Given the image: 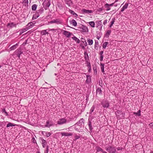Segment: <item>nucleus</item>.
Masks as SVG:
<instances>
[{
    "label": "nucleus",
    "mask_w": 153,
    "mask_h": 153,
    "mask_svg": "<svg viewBox=\"0 0 153 153\" xmlns=\"http://www.w3.org/2000/svg\"><path fill=\"white\" fill-rule=\"evenodd\" d=\"M89 24L92 27H94L95 26V24L94 22L91 21L88 22Z\"/></svg>",
    "instance_id": "obj_23"
},
{
    "label": "nucleus",
    "mask_w": 153,
    "mask_h": 153,
    "mask_svg": "<svg viewBox=\"0 0 153 153\" xmlns=\"http://www.w3.org/2000/svg\"><path fill=\"white\" fill-rule=\"evenodd\" d=\"M7 25L8 26H9L11 27H13L14 26V25L13 24V23H8Z\"/></svg>",
    "instance_id": "obj_43"
},
{
    "label": "nucleus",
    "mask_w": 153,
    "mask_h": 153,
    "mask_svg": "<svg viewBox=\"0 0 153 153\" xmlns=\"http://www.w3.org/2000/svg\"><path fill=\"white\" fill-rule=\"evenodd\" d=\"M85 46H87V42H86V41H85Z\"/></svg>",
    "instance_id": "obj_60"
},
{
    "label": "nucleus",
    "mask_w": 153,
    "mask_h": 153,
    "mask_svg": "<svg viewBox=\"0 0 153 153\" xmlns=\"http://www.w3.org/2000/svg\"><path fill=\"white\" fill-rule=\"evenodd\" d=\"M18 45L17 43L16 44V45H14L11 47L10 48V49L11 50H14L16 48V46Z\"/></svg>",
    "instance_id": "obj_32"
},
{
    "label": "nucleus",
    "mask_w": 153,
    "mask_h": 153,
    "mask_svg": "<svg viewBox=\"0 0 153 153\" xmlns=\"http://www.w3.org/2000/svg\"><path fill=\"white\" fill-rule=\"evenodd\" d=\"M68 0V2H71V3L72 2V1H71V0Z\"/></svg>",
    "instance_id": "obj_58"
},
{
    "label": "nucleus",
    "mask_w": 153,
    "mask_h": 153,
    "mask_svg": "<svg viewBox=\"0 0 153 153\" xmlns=\"http://www.w3.org/2000/svg\"><path fill=\"white\" fill-rule=\"evenodd\" d=\"M48 31H54L55 30L54 29H48Z\"/></svg>",
    "instance_id": "obj_56"
},
{
    "label": "nucleus",
    "mask_w": 153,
    "mask_h": 153,
    "mask_svg": "<svg viewBox=\"0 0 153 153\" xmlns=\"http://www.w3.org/2000/svg\"><path fill=\"white\" fill-rule=\"evenodd\" d=\"M103 55H100V61H102L103 60Z\"/></svg>",
    "instance_id": "obj_49"
},
{
    "label": "nucleus",
    "mask_w": 153,
    "mask_h": 153,
    "mask_svg": "<svg viewBox=\"0 0 153 153\" xmlns=\"http://www.w3.org/2000/svg\"><path fill=\"white\" fill-rule=\"evenodd\" d=\"M87 66L88 67V68H89V71L90 70H91V64L90 63L88 62V64L87 65Z\"/></svg>",
    "instance_id": "obj_44"
},
{
    "label": "nucleus",
    "mask_w": 153,
    "mask_h": 153,
    "mask_svg": "<svg viewBox=\"0 0 153 153\" xmlns=\"http://www.w3.org/2000/svg\"><path fill=\"white\" fill-rule=\"evenodd\" d=\"M114 4V3H112L111 4H109V6L110 7V6H113Z\"/></svg>",
    "instance_id": "obj_54"
},
{
    "label": "nucleus",
    "mask_w": 153,
    "mask_h": 153,
    "mask_svg": "<svg viewBox=\"0 0 153 153\" xmlns=\"http://www.w3.org/2000/svg\"><path fill=\"white\" fill-rule=\"evenodd\" d=\"M74 40H75L77 43H79L80 42V40L76 36H74L72 38Z\"/></svg>",
    "instance_id": "obj_21"
},
{
    "label": "nucleus",
    "mask_w": 153,
    "mask_h": 153,
    "mask_svg": "<svg viewBox=\"0 0 153 153\" xmlns=\"http://www.w3.org/2000/svg\"><path fill=\"white\" fill-rule=\"evenodd\" d=\"M82 48L83 49H85V47H84V46H82Z\"/></svg>",
    "instance_id": "obj_59"
},
{
    "label": "nucleus",
    "mask_w": 153,
    "mask_h": 153,
    "mask_svg": "<svg viewBox=\"0 0 153 153\" xmlns=\"http://www.w3.org/2000/svg\"><path fill=\"white\" fill-rule=\"evenodd\" d=\"M115 18H114L112 19V21L111 22V25L109 26L110 27H111L114 24V22H115Z\"/></svg>",
    "instance_id": "obj_40"
},
{
    "label": "nucleus",
    "mask_w": 153,
    "mask_h": 153,
    "mask_svg": "<svg viewBox=\"0 0 153 153\" xmlns=\"http://www.w3.org/2000/svg\"><path fill=\"white\" fill-rule=\"evenodd\" d=\"M111 33V31L110 30H108L107 31V33H106V36H108Z\"/></svg>",
    "instance_id": "obj_42"
},
{
    "label": "nucleus",
    "mask_w": 153,
    "mask_h": 153,
    "mask_svg": "<svg viewBox=\"0 0 153 153\" xmlns=\"http://www.w3.org/2000/svg\"><path fill=\"white\" fill-rule=\"evenodd\" d=\"M103 153H107L106 152L104 151V152H103Z\"/></svg>",
    "instance_id": "obj_62"
},
{
    "label": "nucleus",
    "mask_w": 153,
    "mask_h": 153,
    "mask_svg": "<svg viewBox=\"0 0 153 153\" xmlns=\"http://www.w3.org/2000/svg\"><path fill=\"white\" fill-rule=\"evenodd\" d=\"M128 3L125 4L123 6V7L122 8L121 10V11L123 12L125 9H127V8L128 7Z\"/></svg>",
    "instance_id": "obj_19"
},
{
    "label": "nucleus",
    "mask_w": 153,
    "mask_h": 153,
    "mask_svg": "<svg viewBox=\"0 0 153 153\" xmlns=\"http://www.w3.org/2000/svg\"><path fill=\"white\" fill-rule=\"evenodd\" d=\"M46 123V124L45 125V127H50L53 125V124L51 122L47 121Z\"/></svg>",
    "instance_id": "obj_16"
},
{
    "label": "nucleus",
    "mask_w": 153,
    "mask_h": 153,
    "mask_svg": "<svg viewBox=\"0 0 153 153\" xmlns=\"http://www.w3.org/2000/svg\"><path fill=\"white\" fill-rule=\"evenodd\" d=\"M97 24L96 27H98L101 30L102 28V25L101 22V20L97 21L96 22Z\"/></svg>",
    "instance_id": "obj_5"
},
{
    "label": "nucleus",
    "mask_w": 153,
    "mask_h": 153,
    "mask_svg": "<svg viewBox=\"0 0 153 153\" xmlns=\"http://www.w3.org/2000/svg\"><path fill=\"white\" fill-rule=\"evenodd\" d=\"M141 111L140 110H139L137 112H134L133 114L134 115H136L138 116H140L141 115Z\"/></svg>",
    "instance_id": "obj_30"
},
{
    "label": "nucleus",
    "mask_w": 153,
    "mask_h": 153,
    "mask_svg": "<svg viewBox=\"0 0 153 153\" xmlns=\"http://www.w3.org/2000/svg\"><path fill=\"white\" fill-rule=\"evenodd\" d=\"M28 29H27L26 28H24L22 29L20 31V34H21L22 33H23L24 32L26 31Z\"/></svg>",
    "instance_id": "obj_36"
},
{
    "label": "nucleus",
    "mask_w": 153,
    "mask_h": 153,
    "mask_svg": "<svg viewBox=\"0 0 153 153\" xmlns=\"http://www.w3.org/2000/svg\"><path fill=\"white\" fill-rule=\"evenodd\" d=\"M39 15L38 14L37 15L36 14L34 15L32 17V19L34 20L36 19L38 17H39Z\"/></svg>",
    "instance_id": "obj_31"
},
{
    "label": "nucleus",
    "mask_w": 153,
    "mask_h": 153,
    "mask_svg": "<svg viewBox=\"0 0 153 153\" xmlns=\"http://www.w3.org/2000/svg\"><path fill=\"white\" fill-rule=\"evenodd\" d=\"M71 34L72 33L66 30H64L63 32L64 35L66 37L68 38L69 37Z\"/></svg>",
    "instance_id": "obj_12"
},
{
    "label": "nucleus",
    "mask_w": 153,
    "mask_h": 153,
    "mask_svg": "<svg viewBox=\"0 0 153 153\" xmlns=\"http://www.w3.org/2000/svg\"><path fill=\"white\" fill-rule=\"evenodd\" d=\"M36 153H40L39 152H36Z\"/></svg>",
    "instance_id": "obj_63"
},
{
    "label": "nucleus",
    "mask_w": 153,
    "mask_h": 153,
    "mask_svg": "<svg viewBox=\"0 0 153 153\" xmlns=\"http://www.w3.org/2000/svg\"><path fill=\"white\" fill-rule=\"evenodd\" d=\"M61 135L62 136H71L73 134L71 133H68V132H61Z\"/></svg>",
    "instance_id": "obj_10"
},
{
    "label": "nucleus",
    "mask_w": 153,
    "mask_h": 153,
    "mask_svg": "<svg viewBox=\"0 0 153 153\" xmlns=\"http://www.w3.org/2000/svg\"><path fill=\"white\" fill-rule=\"evenodd\" d=\"M44 9L43 8H41L39 10H38V14L39 15V14H42L44 11Z\"/></svg>",
    "instance_id": "obj_34"
},
{
    "label": "nucleus",
    "mask_w": 153,
    "mask_h": 153,
    "mask_svg": "<svg viewBox=\"0 0 153 153\" xmlns=\"http://www.w3.org/2000/svg\"><path fill=\"white\" fill-rule=\"evenodd\" d=\"M84 120L83 118L81 119L77 122L75 124V125H79L80 124L83 123L84 124Z\"/></svg>",
    "instance_id": "obj_15"
},
{
    "label": "nucleus",
    "mask_w": 153,
    "mask_h": 153,
    "mask_svg": "<svg viewBox=\"0 0 153 153\" xmlns=\"http://www.w3.org/2000/svg\"><path fill=\"white\" fill-rule=\"evenodd\" d=\"M92 121L91 120H90V119H89L88 120V126L89 127V129L91 131H92V130L93 128V127H92V126L91 125V121Z\"/></svg>",
    "instance_id": "obj_13"
},
{
    "label": "nucleus",
    "mask_w": 153,
    "mask_h": 153,
    "mask_svg": "<svg viewBox=\"0 0 153 153\" xmlns=\"http://www.w3.org/2000/svg\"><path fill=\"white\" fill-rule=\"evenodd\" d=\"M108 44V42H104L102 45V47L104 49L106 47L107 45Z\"/></svg>",
    "instance_id": "obj_38"
},
{
    "label": "nucleus",
    "mask_w": 153,
    "mask_h": 153,
    "mask_svg": "<svg viewBox=\"0 0 153 153\" xmlns=\"http://www.w3.org/2000/svg\"><path fill=\"white\" fill-rule=\"evenodd\" d=\"M102 8H100L98 9V11H102Z\"/></svg>",
    "instance_id": "obj_55"
},
{
    "label": "nucleus",
    "mask_w": 153,
    "mask_h": 153,
    "mask_svg": "<svg viewBox=\"0 0 153 153\" xmlns=\"http://www.w3.org/2000/svg\"><path fill=\"white\" fill-rule=\"evenodd\" d=\"M99 84L100 86H101V87L102 86V80H101V81H100V80L99 81Z\"/></svg>",
    "instance_id": "obj_46"
},
{
    "label": "nucleus",
    "mask_w": 153,
    "mask_h": 153,
    "mask_svg": "<svg viewBox=\"0 0 153 153\" xmlns=\"http://www.w3.org/2000/svg\"><path fill=\"white\" fill-rule=\"evenodd\" d=\"M26 42L25 43H23V45H25V44H26V42H27V40H26Z\"/></svg>",
    "instance_id": "obj_61"
},
{
    "label": "nucleus",
    "mask_w": 153,
    "mask_h": 153,
    "mask_svg": "<svg viewBox=\"0 0 153 153\" xmlns=\"http://www.w3.org/2000/svg\"><path fill=\"white\" fill-rule=\"evenodd\" d=\"M51 23H56L57 24H60L61 22L60 20L59 19H53L50 22Z\"/></svg>",
    "instance_id": "obj_8"
},
{
    "label": "nucleus",
    "mask_w": 153,
    "mask_h": 153,
    "mask_svg": "<svg viewBox=\"0 0 153 153\" xmlns=\"http://www.w3.org/2000/svg\"><path fill=\"white\" fill-rule=\"evenodd\" d=\"M101 71L102 72L104 73V64H101Z\"/></svg>",
    "instance_id": "obj_35"
},
{
    "label": "nucleus",
    "mask_w": 153,
    "mask_h": 153,
    "mask_svg": "<svg viewBox=\"0 0 153 153\" xmlns=\"http://www.w3.org/2000/svg\"><path fill=\"white\" fill-rule=\"evenodd\" d=\"M44 133H45V136H46L47 137H49L51 135V134L50 132L47 133L45 131H43L42 132V134L43 135H44Z\"/></svg>",
    "instance_id": "obj_25"
},
{
    "label": "nucleus",
    "mask_w": 153,
    "mask_h": 153,
    "mask_svg": "<svg viewBox=\"0 0 153 153\" xmlns=\"http://www.w3.org/2000/svg\"><path fill=\"white\" fill-rule=\"evenodd\" d=\"M80 138V137L76 135L75 136V140H77Z\"/></svg>",
    "instance_id": "obj_47"
},
{
    "label": "nucleus",
    "mask_w": 153,
    "mask_h": 153,
    "mask_svg": "<svg viewBox=\"0 0 153 153\" xmlns=\"http://www.w3.org/2000/svg\"><path fill=\"white\" fill-rule=\"evenodd\" d=\"M81 41L83 43L85 42V39L83 38H81Z\"/></svg>",
    "instance_id": "obj_50"
},
{
    "label": "nucleus",
    "mask_w": 153,
    "mask_h": 153,
    "mask_svg": "<svg viewBox=\"0 0 153 153\" xmlns=\"http://www.w3.org/2000/svg\"><path fill=\"white\" fill-rule=\"evenodd\" d=\"M33 142L34 143H36V140H35V138H33Z\"/></svg>",
    "instance_id": "obj_53"
},
{
    "label": "nucleus",
    "mask_w": 153,
    "mask_h": 153,
    "mask_svg": "<svg viewBox=\"0 0 153 153\" xmlns=\"http://www.w3.org/2000/svg\"><path fill=\"white\" fill-rule=\"evenodd\" d=\"M82 12L84 14H89L92 13H93L92 10L85 9H83L82 10Z\"/></svg>",
    "instance_id": "obj_6"
},
{
    "label": "nucleus",
    "mask_w": 153,
    "mask_h": 153,
    "mask_svg": "<svg viewBox=\"0 0 153 153\" xmlns=\"http://www.w3.org/2000/svg\"><path fill=\"white\" fill-rule=\"evenodd\" d=\"M37 5L36 4H34L32 6V9L33 10H35L37 8Z\"/></svg>",
    "instance_id": "obj_29"
},
{
    "label": "nucleus",
    "mask_w": 153,
    "mask_h": 153,
    "mask_svg": "<svg viewBox=\"0 0 153 153\" xmlns=\"http://www.w3.org/2000/svg\"><path fill=\"white\" fill-rule=\"evenodd\" d=\"M15 125L14 124L11 123H9L7 124L6 127H8L10 126H15Z\"/></svg>",
    "instance_id": "obj_37"
},
{
    "label": "nucleus",
    "mask_w": 153,
    "mask_h": 153,
    "mask_svg": "<svg viewBox=\"0 0 153 153\" xmlns=\"http://www.w3.org/2000/svg\"><path fill=\"white\" fill-rule=\"evenodd\" d=\"M70 22L71 24H72L74 26H77V22L74 19H73L71 21H70Z\"/></svg>",
    "instance_id": "obj_20"
},
{
    "label": "nucleus",
    "mask_w": 153,
    "mask_h": 153,
    "mask_svg": "<svg viewBox=\"0 0 153 153\" xmlns=\"http://www.w3.org/2000/svg\"><path fill=\"white\" fill-rule=\"evenodd\" d=\"M105 149L109 153H115L116 151L115 148L110 146L106 147Z\"/></svg>",
    "instance_id": "obj_1"
},
{
    "label": "nucleus",
    "mask_w": 153,
    "mask_h": 153,
    "mask_svg": "<svg viewBox=\"0 0 153 153\" xmlns=\"http://www.w3.org/2000/svg\"><path fill=\"white\" fill-rule=\"evenodd\" d=\"M87 79L86 82L87 83H89L91 81V77L90 75H86Z\"/></svg>",
    "instance_id": "obj_18"
},
{
    "label": "nucleus",
    "mask_w": 153,
    "mask_h": 153,
    "mask_svg": "<svg viewBox=\"0 0 153 153\" xmlns=\"http://www.w3.org/2000/svg\"><path fill=\"white\" fill-rule=\"evenodd\" d=\"M102 90L100 88H98L96 90L97 94H102Z\"/></svg>",
    "instance_id": "obj_28"
},
{
    "label": "nucleus",
    "mask_w": 153,
    "mask_h": 153,
    "mask_svg": "<svg viewBox=\"0 0 153 153\" xmlns=\"http://www.w3.org/2000/svg\"><path fill=\"white\" fill-rule=\"evenodd\" d=\"M40 140L42 141V146L43 148L45 147L47 143L45 140H44L42 138H40Z\"/></svg>",
    "instance_id": "obj_11"
},
{
    "label": "nucleus",
    "mask_w": 153,
    "mask_h": 153,
    "mask_svg": "<svg viewBox=\"0 0 153 153\" xmlns=\"http://www.w3.org/2000/svg\"><path fill=\"white\" fill-rule=\"evenodd\" d=\"M33 23L32 22H30L27 24V27H26V28L28 30L29 29L32 28V26H33Z\"/></svg>",
    "instance_id": "obj_17"
},
{
    "label": "nucleus",
    "mask_w": 153,
    "mask_h": 153,
    "mask_svg": "<svg viewBox=\"0 0 153 153\" xmlns=\"http://www.w3.org/2000/svg\"><path fill=\"white\" fill-rule=\"evenodd\" d=\"M23 2L27 4L28 3V0H23Z\"/></svg>",
    "instance_id": "obj_48"
},
{
    "label": "nucleus",
    "mask_w": 153,
    "mask_h": 153,
    "mask_svg": "<svg viewBox=\"0 0 153 153\" xmlns=\"http://www.w3.org/2000/svg\"><path fill=\"white\" fill-rule=\"evenodd\" d=\"M101 104L104 108H108L109 106V103L108 101L103 100Z\"/></svg>",
    "instance_id": "obj_3"
},
{
    "label": "nucleus",
    "mask_w": 153,
    "mask_h": 153,
    "mask_svg": "<svg viewBox=\"0 0 153 153\" xmlns=\"http://www.w3.org/2000/svg\"><path fill=\"white\" fill-rule=\"evenodd\" d=\"M2 113H4L5 114V115L6 116L8 115L5 109L4 108L2 110Z\"/></svg>",
    "instance_id": "obj_41"
},
{
    "label": "nucleus",
    "mask_w": 153,
    "mask_h": 153,
    "mask_svg": "<svg viewBox=\"0 0 153 153\" xmlns=\"http://www.w3.org/2000/svg\"><path fill=\"white\" fill-rule=\"evenodd\" d=\"M95 107L94 105H93L91 108L90 112V113L91 114L93 112Z\"/></svg>",
    "instance_id": "obj_39"
},
{
    "label": "nucleus",
    "mask_w": 153,
    "mask_h": 153,
    "mask_svg": "<svg viewBox=\"0 0 153 153\" xmlns=\"http://www.w3.org/2000/svg\"><path fill=\"white\" fill-rule=\"evenodd\" d=\"M96 47H97V46H96V45H95V48H96Z\"/></svg>",
    "instance_id": "obj_64"
},
{
    "label": "nucleus",
    "mask_w": 153,
    "mask_h": 153,
    "mask_svg": "<svg viewBox=\"0 0 153 153\" xmlns=\"http://www.w3.org/2000/svg\"><path fill=\"white\" fill-rule=\"evenodd\" d=\"M107 23V19H105L104 21V22H103V24L104 25H105Z\"/></svg>",
    "instance_id": "obj_51"
},
{
    "label": "nucleus",
    "mask_w": 153,
    "mask_h": 153,
    "mask_svg": "<svg viewBox=\"0 0 153 153\" xmlns=\"http://www.w3.org/2000/svg\"><path fill=\"white\" fill-rule=\"evenodd\" d=\"M67 122V120L65 118H62L60 119L59 120L57 121V124L59 125H62L63 124L66 123Z\"/></svg>",
    "instance_id": "obj_4"
},
{
    "label": "nucleus",
    "mask_w": 153,
    "mask_h": 153,
    "mask_svg": "<svg viewBox=\"0 0 153 153\" xmlns=\"http://www.w3.org/2000/svg\"><path fill=\"white\" fill-rule=\"evenodd\" d=\"M85 55V60L87 61L89 59V56L88 54L86 52H85L84 53Z\"/></svg>",
    "instance_id": "obj_22"
},
{
    "label": "nucleus",
    "mask_w": 153,
    "mask_h": 153,
    "mask_svg": "<svg viewBox=\"0 0 153 153\" xmlns=\"http://www.w3.org/2000/svg\"><path fill=\"white\" fill-rule=\"evenodd\" d=\"M15 53L17 56L19 58L20 55L23 53V52L22 51L21 49H19L16 50L15 51Z\"/></svg>",
    "instance_id": "obj_7"
},
{
    "label": "nucleus",
    "mask_w": 153,
    "mask_h": 153,
    "mask_svg": "<svg viewBox=\"0 0 153 153\" xmlns=\"http://www.w3.org/2000/svg\"><path fill=\"white\" fill-rule=\"evenodd\" d=\"M103 53V51H101L100 52V56L102 55V54Z\"/></svg>",
    "instance_id": "obj_57"
},
{
    "label": "nucleus",
    "mask_w": 153,
    "mask_h": 153,
    "mask_svg": "<svg viewBox=\"0 0 153 153\" xmlns=\"http://www.w3.org/2000/svg\"><path fill=\"white\" fill-rule=\"evenodd\" d=\"M96 148L97 149V151L98 152L101 151L103 153V152H104L103 151V150L100 147H96Z\"/></svg>",
    "instance_id": "obj_33"
},
{
    "label": "nucleus",
    "mask_w": 153,
    "mask_h": 153,
    "mask_svg": "<svg viewBox=\"0 0 153 153\" xmlns=\"http://www.w3.org/2000/svg\"><path fill=\"white\" fill-rule=\"evenodd\" d=\"M87 42L88 43L89 45H92L93 43V41L92 39H87Z\"/></svg>",
    "instance_id": "obj_27"
},
{
    "label": "nucleus",
    "mask_w": 153,
    "mask_h": 153,
    "mask_svg": "<svg viewBox=\"0 0 153 153\" xmlns=\"http://www.w3.org/2000/svg\"><path fill=\"white\" fill-rule=\"evenodd\" d=\"M69 11L70 13L74 16L76 17L78 16L77 15L76 13H75L72 10H69Z\"/></svg>",
    "instance_id": "obj_26"
},
{
    "label": "nucleus",
    "mask_w": 153,
    "mask_h": 153,
    "mask_svg": "<svg viewBox=\"0 0 153 153\" xmlns=\"http://www.w3.org/2000/svg\"><path fill=\"white\" fill-rule=\"evenodd\" d=\"M49 151L48 146H47L46 148V150L44 152V153H48Z\"/></svg>",
    "instance_id": "obj_45"
},
{
    "label": "nucleus",
    "mask_w": 153,
    "mask_h": 153,
    "mask_svg": "<svg viewBox=\"0 0 153 153\" xmlns=\"http://www.w3.org/2000/svg\"><path fill=\"white\" fill-rule=\"evenodd\" d=\"M51 0H45L44 2L43 5L45 10H47L50 4Z\"/></svg>",
    "instance_id": "obj_2"
},
{
    "label": "nucleus",
    "mask_w": 153,
    "mask_h": 153,
    "mask_svg": "<svg viewBox=\"0 0 153 153\" xmlns=\"http://www.w3.org/2000/svg\"><path fill=\"white\" fill-rule=\"evenodd\" d=\"M81 31L84 32H88V27L83 25H82V27H81Z\"/></svg>",
    "instance_id": "obj_9"
},
{
    "label": "nucleus",
    "mask_w": 153,
    "mask_h": 153,
    "mask_svg": "<svg viewBox=\"0 0 153 153\" xmlns=\"http://www.w3.org/2000/svg\"><path fill=\"white\" fill-rule=\"evenodd\" d=\"M105 8H107V9H106V10L107 11H108L110 10L111 9V8L109 5V4H108V3H106L105 4Z\"/></svg>",
    "instance_id": "obj_24"
},
{
    "label": "nucleus",
    "mask_w": 153,
    "mask_h": 153,
    "mask_svg": "<svg viewBox=\"0 0 153 153\" xmlns=\"http://www.w3.org/2000/svg\"><path fill=\"white\" fill-rule=\"evenodd\" d=\"M149 125L152 127H153V123H152L149 124Z\"/></svg>",
    "instance_id": "obj_52"
},
{
    "label": "nucleus",
    "mask_w": 153,
    "mask_h": 153,
    "mask_svg": "<svg viewBox=\"0 0 153 153\" xmlns=\"http://www.w3.org/2000/svg\"><path fill=\"white\" fill-rule=\"evenodd\" d=\"M47 30H42L41 32V34L42 35H45L47 34H49V33L47 31Z\"/></svg>",
    "instance_id": "obj_14"
}]
</instances>
